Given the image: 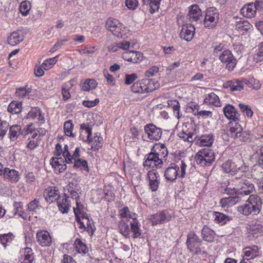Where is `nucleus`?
<instances>
[{"label": "nucleus", "instance_id": "f257e3e1", "mask_svg": "<svg viewBox=\"0 0 263 263\" xmlns=\"http://www.w3.org/2000/svg\"><path fill=\"white\" fill-rule=\"evenodd\" d=\"M187 165L184 159L175 157L174 162L166 168L164 177L167 181L172 182L178 178L183 179L186 175Z\"/></svg>", "mask_w": 263, "mask_h": 263}, {"label": "nucleus", "instance_id": "f03ea898", "mask_svg": "<svg viewBox=\"0 0 263 263\" xmlns=\"http://www.w3.org/2000/svg\"><path fill=\"white\" fill-rule=\"evenodd\" d=\"M232 185L234 186L232 188L227 187L224 189V193L227 194H231L233 191L238 196L242 197V201H245L244 195L248 196L252 193L254 190V184L248 180L244 179L241 177H235L232 180Z\"/></svg>", "mask_w": 263, "mask_h": 263}, {"label": "nucleus", "instance_id": "7ed1b4c3", "mask_svg": "<svg viewBox=\"0 0 263 263\" xmlns=\"http://www.w3.org/2000/svg\"><path fill=\"white\" fill-rule=\"evenodd\" d=\"M262 204V200L258 195H251L244 204L237 207V211L246 216L252 213L256 215L260 212Z\"/></svg>", "mask_w": 263, "mask_h": 263}, {"label": "nucleus", "instance_id": "20e7f679", "mask_svg": "<svg viewBox=\"0 0 263 263\" xmlns=\"http://www.w3.org/2000/svg\"><path fill=\"white\" fill-rule=\"evenodd\" d=\"M119 215L121 218L132 219L130 226H131L133 237L134 238L140 237L142 230L140 229V224L137 219V214L130 211L127 206H125L119 210Z\"/></svg>", "mask_w": 263, "mask_h": 263}, {"label": "nucleus", "instance_id": "39448f33", "mask_svg": "<svg viewBox=\"0 0 263 263\" xmlns=\"http://www.w3.org/2000/svg\"><path fill=\"white\" fill-rule=\"evenodd\" d=\"M221 167L225 173H231L232 175L238 172H246L248 170L242 158L237 157L227 160L222 164Z\"/></svg>", "mask_w": 263, "mask_h": 263}, {"label": "nucleus", "instance_id": "423d86ee", "mask_svg": "<svg viewBox=\"0 0 263 263\" xmlns=\"http://www.w3.org/2000/svg\"><path fill=\"white\" fill-rule=\"evenodd\" d=\"M195 159L197 164L201 166H210L215 159L214 151L210 148H204L199 151Z\"/></svg>", "mask_w": 263, "mask_h": 263}, {"label": "nucleus", "instance_id": "0eeeda50", "mask_svg": "<svg viewBox=\"0 0 263 263\" xmlns=\"http://www.w3.org/2000/svg\"><path fill=\"white\" fill-rule=\"evenodd\" d=\"M219 21V13L214 7L208 8L205 12L203 20L204 26L208 29H213L216 27Z\"/></svg>", "mask_w": 263, "mask_h": 263}, {"label": "nucleus", "instance_id": "6e6552de", "mask_svg": "<svg viewBox=\"0 0 263 263\" xmlns=\"http://www.w3.org/2000/svg\"><path fill=\"white\" fill-rule=\"evenodd\" d=\"M107 29L118 37L123 38L125 35L127 29L125 26L120 23L118 20L109 18L106 22Z\"/></svg>", "mask_w": 263, "mask_h": 263}, {"label": "nucleus", "instance_id": "1a4fd4ad", "mask_svg": "<svg viewBox=\"0 0 263 263\" xmlns=\"http://www.w3.org/2000/svg\"><path fill=\"white\" fill-rule=\"evenodd\" d=\"M219 59L222 63L226 64V68L229 71H232L235 68L237 62L231 51L228 49L224 50L219 55Z\"/></svg>", "mask_w": 263, "mask_h": 263}, {"label": "nucleus", "instance_id": "9d476101", "mask_svg": "<svg viewBox=\"0 0 263 263\" xmlns=\"http://www.w3.org/2000/svg\"><path fill=\"white\" fill-rule=\"evenodd\" d=\"M172 218L171 215L166 211H162L152 215L149 220L153 226L159 224H163L170 221Z\"/></svg>", "mask_w": 263, "mask_h": 263}, {"label": "nucleus", "instance_id": "9b49d317", "mask_svg": "<svg viewBox=\"0 0 263 263\" xmlns=\"http://www.w3.org/2000/svg\"><path fill=\"white\" fill-rule=\"evenodd\" d=\"M146 158L143 163V166L146 167L157 168H161L163 165L162 160L157 155L156 151L151 152L146 156Z\"/></svg>", "mask_w": 263, "mask_h": 263}, {"label": "nucleus", "instance_id": "f8f14e48", "mask_svg": "<svg viewBox=\"0 0 263 263\" xmlns=\"http://www.w3.org/2000/svg\"><path fill=\"white\" fill-rule=\"evenodd\" d=\"M144 132L147 135L149 140L152 141H158L162 134L161 128L157 127L153 124H146L144 126Z\"/></svg>", "mask_w": 263, "mask_h": 263}, {"label": "nucleus", "instance_id": "ddd939ff", "mask_svg": "<svg viewBox=\"0 0 263 263\" xmlns=\"http://www.w3.org/2000/svg\"><path fill=\"white\" fill-rule=\"evenodd\" d=\"M37 242L42 247H49L52 243L51 237L47 231H37L36 234Z\"/></svg>", "mask_w": 263, "mask_h": 263}, {"label": "nucleus", "instance_id": "4468645a", "mask_svg": "<svg viewBox=\"0 0 263 263\" xmlns=\"http://www.w3.org/2000/svg\"><path fill=\"white\" fill-rule=\"evenodd\" d=\"M195 28L191 24H187L182 26L180 32V37L187 42L191 41L195 34Z\"/></svg>", "mask_w": 263, "mask_h": 263}, {"label": "nucleus", "instance_id": "2eb2a0df", "mask_svg": "<svg viewBox=\"0 0 263 263\" xmlns=\"http://www.w3.org/2000/svg\"><path fill=\"white\" fill-rule=\"evenodd\" d=\"M147 178L149 180V186L153 192L156 191L160 184L159 174L155 170H153L148 172Z\"/></svg>", "mask_w": 263, "mask_h": 263}, {"label": "nucleus", "instance_id": "dca6fc26", "mask_svg": "<svg viewBox=\"0 0 263 263\" xmlns=\"http://www.w3.org/2000/svg\"><path fill=\"white\" fill-rule=\"evenodd\" d=\"M65 159L62 157H52L50 159V164L54 168L56 173H61L67 169V165Z\"/></svg>", "mask_w": 263, "mask_h": 263}, {"label": "nucleus", "instance_id": "f3484780", "mask_svg": "<svg viewBox=\"0 0 263 263\" xmlns=\"http://www.w3.org/2000/svg\"><path fill=\"white\" fill-rule=\"evenodd\" d=\"M60 192L55 187H48L44 192L43 196L46 200L49 202H52L61 197Z\"/></svg>", "mask_w": 263, "mask_h": 263}, {"label": "nucleus", "instance_id": "a211bd4d", "mask_svg": "<svg viewBox=\"0 0 263 263\" xmlns=\"http://www.w3.org/2000/svg\"><path fill=\"white\" fill-rule=\"evenodd\" d=\"M92 134V128L87 123L80 125L79 139L84 142L88 143Z\"/></svg>", "mask_w": 263, "mask_h": 263}, {"label": "nucleus", "instance_id": "6ab92c4d", "mask_svg": "<svg viewBox=\"0 0 263 263\" xmlns=\"http://www.w3.org/2000/svg\"><path fill=\"white\" fill-rule=\"evenodd\" d=\"M59 210L63 213H67L71 206V201L69 199L68 194H64V196L61 197L57 201Z\"/></svg>", "mask_w": 263, "mask_h": 263}, {"label": "nucleus", "instance_id": "aec40b11", "mask_svg": "<svg viewBox=\"0 0 263 263\" xmlns=\"http://www.w3.org/2000/svg\"><path fill=\"white\" fill-rule=\"evenodd\" d=\"M82 221H81L80 218H79V219L77 220V222L80 225L79 228L84 229L89 233L92 235L96 230L93 224L91 222L88 217L86 216L82 217Z\"/></svg>", "mask_w": 263, "mask_h": 263}, {"label": "nucleus", "instance_id": "412c9836", "mask_svg": "<svg viewBox=\"0 0 263 263\" xmlns=\"http://www.w3.org/2000/svg\"><path fill=\"white\" fill-rule=\"evenodd\" d=\"M225 116L229 119L237 122L239 120V114L236 109L232 105L227 104L223 108Z\"/></svg>", "mask_w": 263, "mask_h": 263}, {"label": "nucleus", "instance_id": "4be33fe9", "mask_svg": "<svg viewBox=\"0 0 263 263\" xmlns=\"http://www.w3.org/2000/svg\"><path fill=\"white\" fill-rule=\"evenodd\" d=\"M201 242V240L194 232H191L188 234L186 243L190 251H193L197 244L200 245Z\"/></svg>", "mask_w": 263, "mask_h": 263}, {"label": "nucleus", "instance_id": "5701e85b", "mask_svg": "<svg viewBox=\"0 0 263 263\" xmlns=\"http://www.w3.org/2000/svg\"><path fill=\"white\" fill-rule=\"evenodd\" d=\"M242 200L241 196L236 194L235 196H230L228 197L222 198L220 201V203L222 208H226L232 206Z\"/></svg>", "mask_w": 263, "mask_h": 263}, {"label": "nucleus", "instance_id": "b1692460", "mask_svg": "<svg viewBox=\"0 0 263 263\" xmlns=\"http://www.w3.org/2000/svg\"><path fill=\"white\" fill-rule=\"evenodd\" d=\"M202 15V11L197 5H193L190 7L187 17L191 22L197 21Z\"/></svg>", "mask_w": 263, "mask_h": 263}, {"label": "nucleus", "instance_id": "393cba45", "mask_svg": "<svg viewBox=\"0 0 263 263\" xmlns=\"http://www.w3.org/2000/svg\"><path fill=\"white\" fill-rule=\"evenodd\" d=\"M22 263H35L34 254L31 248L26 247L22 250Z\"/></svg>", "mask_w": 263, "mask_h": 263}, {"label": "nucleus", "instance_id": "a878e982", "mask_svg": "<svg viewBox=\"0 0 263 263\" xmlns=\"http://www.w3.org/2000/svg\"><path fill=\"white\" fill-rule=\"evenodd\" d=\"M197 143L200 146H211L214 142V136L211 133L203 135L201 136H197Z\"/></svg>", "mask_w": 263, "mask_h": 263}, {"label": "nucleus", "instance_id": "bb28decb", "mask_svg": "<svg viewBox=\"0 0 263 263\" xmlns=\"http://www.w3.org/2000/svg\"><path fill=\"white\" fill-rule=\"evenodd\" d=\"M144 93L152 92L159 87V84L153 79H145L141 81Z\"/></svg>", "mask_w": 263, "mask_h": 263}, {"label": "nucleus", "instance_id": "cd10ccee", "mask_svg": "<svg viewBox=\"0 0 263 263\" xmlns=\"http://www.w3.org/2000/svg\"><path fill=\"white\" fill-rule=\"evenodd\" d=\"M24 40V35L20 31L12 32L8 37V43L12 46L18 44Z\"/></svg>", "mask_w": 263, "mask_h": 263}, {"label": "nucleus", "instance_id": "c85d7f7f", "mask_svg": "<svg viewBox=\"0 0 263 263\" xmlns=\"http://www.w3.org/2000/svg\"><path fill=\"white\" fill-rule=\"evenodd\" d=\"M79 185L74 182L69 183L66 186L65 190H67V193L69 198H71L73 200L79 198L78 192L79 191ZM66 194V193H65Z\"/></svg>", "mask_w": 263, "mask_h": 263}, {"label": "nucleus", "instance_id": "c756f323", "mask_svg": "<svg viewBox=\"0 0 263 263\" xmlns=\"http://www.w3.org/2000/svg\"><path fill=\"white\" fill-rule=\"evenodd\" d=\"M257 10H256L254 5L253 3H250L247 5H245L241 9V14L245 17L248 18L254 17L256 13Z\"/></svg>", "mask_w": 263, "mask_h": 263}, {"label": "nucleus", "instance_id": "7c9ffc66", "mask_svg": "<svg viewBox=\"0 0 263 263\" xmlns=\"http://www.w3.org/2000/svg\"><path fill=\"white\" fill-rule=\"evenodd\" d=\"M242 128L238 122H231L229 125V129L228 130V135L234 139L237 138L240 132H242Z\"/></svg>", "mask_w": 263, "mask_h": 263}, {"label": "nucleus", "instance_id": "2f4dec72", "mask_svg": "<svg viewBox=\"0 0 263 263\" xmlns=\"http://www.w3.org/2000/svg\"><path fill=\"white\" fill-rule=\"evenodd\" d=\"M4 177L11 182H16L19 180V173L14 169L5 167L4 170Z\"/></svg>", "mask_w": 263, "mask_h": 263}, {"label": "nucleus", "instance_id": "473e14b6", "mask_svg": "<svg viewBox=\"0 0 263 263\" xmlns=\"http://www.w3.org/2000/svg\"><path fill=\"white\" fill-rule=\"evenodd\" d=\"M27 119L36 120L38 122H42V123L45 121L44 117L41 114V111L40 108L35 107L32 108L27 114Z\"/></svg>", "mask_w": 263, "mask_h": 263}, {"label": "nucleus", "instance_id": "72a5a7b5", "mask_svg": "<svg viewBox=\"0 0 263 263\" xmlns=\"http://www.w3.org/2000/svg\"><path fill=\"white\" fill-rule=\"evenodd\" d=\"M87 143L91 145L92 150L98 151L102 146L103 138L100 135H98V134H96L93 138H90Z\"/></svg>", "mask_w": 263, "mask_h": 263}, {"label": "nucleus", "instance_id": "f704fd0d", "mask_svg": "<svg viewBox=\"0 0 263 263\" xmlns=\"http://www.w3.org/2000/svg\"><path fill=\"white\" fill-rule=\"evenodd\" d=\"M118 228L122 236L125 238H129L130 233L132 231L131 227L129 228V225L128 223L123 220H121L118 222Z\"/></svg>", "mask_w": 263, "mask_h": 263}, {"label": "nucleus", "instance_id": "c9c22d12", "mask_svg": "<svg viewBox=\"0 0 263 263\" xmlns=\"http://www.w3.org/2000/svg\"><path fill=\"white\" fill-rule=\"evenodd\" d=\"M215 233L206 226H204L201 231V235L203 240L212 242L214 241Z\"/></svg>", "mask_w": 263, "mask_h": 263}, {"label": "nucleus", "instance_id": "e433bc0d", "mask_svg": "<svg viewBox=\"0 0 263 263\" xmlns=\"http://www.w3.org/2000/svg\"><path fill=\"white\" fill-rule=\"evenodd\" d=\"M226 87H229L231 91H240L243 88V84L242 81L237 79H234L231 81H228L224 83Z\"/></svg>", "mask_w": 263, "mask_h": 263}, {"label": "nucleus", "instance_id": "4c0bfd02", "mask_svg": "<svg viewBox=\"0 0 263 263\" xmlns=\"http://www.w3.org/2000/svg\"><path fill=\"white\" fill-rule=\"evenodd\" d=\"M167 103L168 106L173 109L174 116L179 119L182 116L179 102L176 100H170L167 101Z\"/></svg>", "mask_w": 263, "mask_h": 263}, {"label": "nucleus", "instance_id": "58836bf2", "mask_svg": "<svg viewBox=\"0 0 263 263\" xmlns=\"http://www.w3.org/2000/svg\"><path fill=\"white\" fill-rule=\"evenodd\" d=\"M204 103L209 105H213L216 107L220 106L219 97L214 92H211L206 95Z\"/></svg>", "mask_w": 263, "mask_h": 263}, {"label": "nucleus", "instance_id": "ea45409f", "mask_svg": "<svg viewBox=\"0 0 263 263\" xmlns=\"http://www.w3.org/2000/svg\"><path fill=\"white\" fill-rule=\"evenodd\" d=\"M9 138L11 141H15L22 134V127L20 125L15 124L9 127Z\"/></svg>", "mask_w": 263, "mask_h": 263}, {"label": "nucleus", "instance_id": "a19ab883", "mask_svg": "<svg viewBox=\"0 0 263 263\" xmlns=\"http://www.w3.org/2000/svg\"><path fill=\"white\" fill-rule=\"evenodd\" d=\"M212 215L214 220L222 225L226 224L227 221L231 219L230 217L218 212H213Z\"/></svg>", "mask_w": 263, "mask_h": 263}, {"label": "nucleus", "instance_id": "79ce46f5", "mask_svg": "<svg viewBox=\"0 0 263 263\" xmlns=\"http://www.w3.org/2000/svg\"><path fill=\"white\" fill-rule=\"evenodd\" d=\"M79 198L75 199L76 208H73V211L77 220L79 219V218H80L79 216V215H82V217L86 216L85 215H86V213H85L84 206L80 202H79Z\"/></svg>", "mask_w": 263, "mask_h": 263}, {"label": "nucleus", "instance_id": "37998d69", "mask_svg": "<svg viewBox=\"0 0 263 263\" xmlns=\"http://www.w3.org/2000/svg\"><path fill=\"white\" fill-rule=\"evenodd\" d=\"M8 111L12 114H18L22 110V103L17 101H12L8 106Z\"/></svg>", "mask_w": 263, "mask_h": 263}, {"label": "nucleus", "instance_id": "c03bdc74", "mask_svg": "<svg viewBox=\"0 0 263 263\" xmlns=\"http://www.w3.org/2000/svg\"><path fill=\"white\" fill-rule=\"evenodd\" d=\"M178 136L184 141L189 142H192L194 140H196L197 138V136H196L194 133L191 132L187 133L184 130L180 132L178 134Z\"/></svg>", "mask_w": 263, "mask_h": 263}, {"label": "nucleus", "instance_id": "a18cd8bd", "mask_svg": "<svg viewBox=\"0 0 263 263\" xmlns=\"http://www.w3.org/2000/svg\"><path fill=\"white\" fill-rule=\"evenodd\" d=\"M74 245L76 251L80 253L85 254L88 251V248L85 243H84L80 238L76 239L74 241Z\"/></svg>", "mask_w": 263, "mask_h": 263}, {"label": "nucleus", "instance_id": "49530a36", "mask_svg": "<svg viewBox=\"0 0 263 263\" xmlns=\"http://www.w3.org/2000/svg\"><path fill=\"white\" fill-rule=\"evenodd\" d=\"M252 28V25L247 21H240L236 22V29L238 31H247Z\"/></svg>", "mask_w": 263, "mask_h": 263}, {"label": "nucleus", "instance_id": "de8ad7c7", "mask_svg": "<svg viewBox=\"0 0 263 263\" xmlns=\"http://www.w3.org/2000/svg\"><path fill=\"white\" fill-rule=\"evenodd\" d=\"M250 233L255 237L263 235V225L260 223H255L251 229Z\"/></svg>", "mask_w": 263, "mask_h": 263}, {"label": "nucleus", "instance_id": "09e8293b", "mask_svg": "<svg viewBox=\"0 0 263 263\" xmlns=\"http://www.w3.org/2000/svg\"><path fill=\"white\" fill-rule=\"evenodd\" d=\"M73 127L74 125L72 120H69L66 121L64 124V129L65 135L69 137H74L76 135L72 133Z\"/></svg>", "mask_w": 263, "mask_h": 263}, {"label": "nucleus", "instance_id": "8fccbe9b", "mask_svg": "<svg viewBox=\"0 0 263 263\" xmlns=\"http://www.w3.org/2000/svg\"><path fill=\"white\" fill-rule=\"evenodd\" d=\"M14 238V235L11 232L7 234H0V241L5 247H6L7 245L11 243Z\"/></svg>", "mask_w": 263, "mask_h": 263}, {"label": "nucleus", "instance_id": "3c124183", "mask_svg": "<svg viewBox=\"0 0 263 263\" xmlns=\"http://www.w3.org/2000/svg\"><path fill=\"white\" fill-rule=\"evenodd\" d=\"M97 85V83L96 81L93 79L87 80L82 84L81 89L84 91H87L95 88Z\"/></svg>", "mask_w": 263, "mask_h": 263}, {"label": "nucleus", "instance_id": "603ef678", "mask_svg": "<svg viewBox=\"0 0 263 263\" xmlns=\"http://www.w3.org/2000/svg\"><path fill=\"white\" fill-rule=\"evenodd\" d=\"M31 89L26 87H20L17 88L15 91V95L20 99H23L29 96L31 92Z\"/></svg>", "mask_w": 263, "mask_h": 263}, {"label": "nucleus", "instance_id": "864d4df0", "mask_svg": "<svg viewBox=\"0 0 263 263\" xmlns=\"http://www.w3.org/2000/svg\"><path fill=\"white\" fill-rule=\"evenodd\" d=\"M73 163H74L73 167L76 168L83 169L87 172L89 171L87 162L85 160L79 158L73 161Z\"/></svg>", "mask_w": 263, "mask_h": 263}, {"label": "nucleus", "instance_id": "5fc2aeb1", "mask_svg": "<svg viewBox=\"0 0 263 263\" xmlns=\"http://www.w3.org/2000/svg\"><path fill=\"white\" fill-rule=\"evenodd\" d=\"M130 62L139 63L142 61L144 58L142 53L139 51L132 50Z\"/></svg>", "mask_w": 263, "mask_h": 263}, {"label": "nucleus", "instance_id": "6e6d98bb", "mask_svg": "<svg viewBox=\"0 0 263 263\" xmlns=\"http://www.w3.org/2000/svg\"><path fill=\"white\" fill-rule=\"evenodd\" d=\"M13 206L14 208V215H18L21 217L23 219H26L24 216L25 212L23 209V203L21 202H14L13 203Z\"/></svg>", "mask_w": 263, "mask_h": 263}, {"label": "nucleus", "instance_id": "4d7b16f0", "mask_svg": "<svg viewBox=\"0 0 263 263\" xmlns=\"http://www.w3.org/2000/svg\"><path fill=\"white\" fill-rule=\"evenodd\" d=\"M31 7V4L29 1H23L20 6V12L23 15L26 16L28 14Z\"/></svg>", "mask_w": 263, "mask_h": 263}, {"label": "nucleus", "instance_id": "13d9d810", "mask_svg": "<svg viewBox=\"0 0 263 263\" xmlns=\"http://www.w3.org/2000/svg\"><path fill=\"white\" fill-rule=\"evenodd\" d=\"M57 58L58 56H56L45 60L42 64L43 68L46 70L50 69L57 62Z\"/></svg>", "mask_w": 263, "mask_h": 263}, {"label": "nucleus", "instance_id": "bf43d9fd", "mask_svg": "<svg viewBox=\"0 0 263 263\" xmlns=\"http://www.w3.org/2000/svg\"><path fill=\"white\" fill-rule=\"evenodd\" d=\"M80 157V148L79 147H77L73 154L71 155L70 154V156H69L68 157H67V160H66V162L68 164H72L73 163V161L79 159Z\"/></svg>", "mask_w": 263, "mask_h": 263}, {"label": "nucleus", "instance_id": "052dcab7", "mask_svg": "<svg viewBox=\"0 0 263 263\" xmlns=\"http://www.w3.org/2000/svg\"><path fill=\"white\" fill-rule=\"evenodd\" d=\"M9 127V123L6 121L0 119V139H3L6 134Z\"/></svg>", "mask_w": 263, "mask_h": 263}, {"label": "nucleus", "instance_id": "680f3d73", "mask_svg": "<svg viewBox=\"0 0 263 263\" xmlns=\"http://www.w3.org/2000/svg\"><path fill=\"white\" fill-rule=\"evenodd\" d=\"M158 148L159 149V152L156 151V154L159 157V159L162 160L163 158L167 156V149L163 144H161L159 147L157 148V149Z\"/></svg>", "mask_w": 263, "mask_h": 263}, {"label": "nucleus", "instance_id": "e2e57ef3", "mask_svg": "<svg viewBox=\"0 0 263 263\" xmlns=\"http://www.w3.org/2000/svg\"><path fill=\"white\" fill-rule=\"evenodd\" d=\"M71 85L69 84H64L63 86L62 95L63 100L65 101L67 100L71 97L70 93L69 92Z\"/></svg>", "mask_w": 263, "mask_h": 263}, {"label": "nucleus", "instance_id": "0e129e2a", "mask_svg": "<svg viewBox=\"0 0 263 263\" xmlns=\"http://www.w3.org/2000/svg\"><path fill=\"white\" fill-rule=\"evenodd\" d=\"M161 0H149L148 3L150 7V12L151 13H154L158 10L159 8L160 2Z\"/></svg>", "mask_w": 263, "mask_h": 263}, {"label": "nucleus", "instance_id": "69168bd1", "mask_svg": "<svg viewBox=\"0 0 263 263\" xmlns=\"http://www.w3.org/2000/svg\"><path fill=\"white\" fill-rule=\"evenodd\" d=\"M132 91L134 93H144L143 85L141 82L134 83L131 87Z\"/></svg>", "mask_w": 263, "mask_h": 263}, {"label": "nucleus", "instance_id": "338daca9", "mask_svg": "<svg viewBox=\"0 0 263 263\" xmlns=\"http://www.w3.org/2000/svg\"><path fill=\"white\" fill-rule=\"evenodd\" d=\"M159 71V68L156 66H153L149 68L145 72V75L146 77H152L156 74Z\"/></svg>", "mask_w": 263, "mask_h": 263}, {"label": "nucleus", "instance_id": "774afa93", "mask_svg": "<svg viewBox=\"0 0 263 263\" xmlns=\"http://www.w3.org/2000/svg\"><path fill=\"white\" fill-rule=\"evenodd\" d=\"M125 4L126 6L132 10H135L139 5L138 0H125Z\"/></svg>", "mask_w": 263, "mask_h": 263}]
</instances>
